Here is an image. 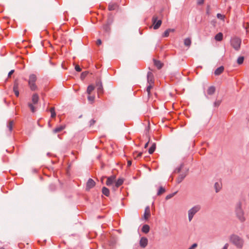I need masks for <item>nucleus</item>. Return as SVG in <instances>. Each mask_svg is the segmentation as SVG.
<instances>
[{
    "mask_svg": "<svg viewBox=\"0 0 249 249\" xmlns=\"http://www.w3.org/2000/svg\"><path fill=\"white\" fill-rule=\"evenodd\" d=\"M118 7V5L117 3H109L108 9L109 11H113L116 9Z\"/></svg>",
    "mask_w": 249,
    "mask_h": 249,
    "instance_id": "a211bd4d",
    "label": "nucleus"
},
{
    "mask_svg": "<svg viewBox=\"0 0 249 249\" xmlns=\"http://www.w3.org/2000/svg\"><path fill=\"white\" fill-rule=\"evenodd\" d=\"M215 91V87L212 86L209 87L207 90V93L209 95H213Z\"/></svg>",
    "mask_w": 249,
    "mask_h": 249,
    "instance_id": "6ab92c4d",
    "label": "nucleus"
},
{
    "mask_svg": "<svg viewBox=\"0 0 249 249\" xmlns=\"http://www.w3.org/2000/svg\"><path fill=\"white\" fill-rule=\"evenodd\" d=\"M135 154H137V156L135 157V159L136 158H138L139 157H141L142 154V152H139L138 153H137V152H135ZM135 154V153L134 154Z\"/></svg>",
    "mask_w": 249,
    "mask_h": 249,
    "instance_id": "37998d69",
    "label": "nucleus"
},
{
    "mask_svg": "<svg viewBox=\"0 0 249 249\" xmlns=\"http://www.w3.org/2000/svg\"><path fill=\"white\" fill-rule=\"evenodd\" d=\"M168 30L169 31V33H171V32H175V29H168Z\"/></svg>",
    "mask_w": 249,
    "mask_h": 249,
    "instance_id": "864d4df0",
    "label": "nucleus"
},
{
    "mask_svg": "<svg viewBox=\"0 0 249 249\" xmlns=\"http://www.w3.org/2000/svg\"><path fill=\"white\" fill-rule=\"evenodd\" d=\"M13 124V121H10L7 124V127L10 132L12 131Z\"/></svg>",
    "mask_w": 249,
    "mask_h": 249,
    "instance_id": "7c9ffc66",
    "label": "nucleus"
},
{
    "mask_svg": "<svg viewBox=\"0 0 249 249\" xmlns=\"http://www.w3.org/2000/svg\"><path fill=\"white\" fill-rule=\"evenodd\" d=\"M148 244V240L146 237H142L141 238L140 241V245L142 248H144Z\"/></svg>",
    "mask_w": 249,
    "mask_h": 249,
    "instance_id": "f8f14e48",
    "label": "nucleus"
},
{
    "mask_svg": "<svg viewBox=\"0 0 249 249\" xmlns=\"http://www.w3.org/2000/svg\"><path fill=\"white\" fill-rule=\"evenodd\" d=\"M236 213L238 218H241L243 215V212L241 209V205L239 204L236 209Z\"/></svg>",
    "mask_w": 249,
    "mask_h": 249,
    "instance_id": "ddd939ff",
    "label": "nucleus"
},
{
    "mask_svg": "<svg viewBox=\"0 0 249 249\" xmlns=\"http://www.w3.org/2000/svg\"><path fill=\"white\" fill-rule=\"evenodd\" d=\"M75 70L76 71H78V72H80L81 71V69L80 68L79 66L78 65H75Z\"/></svg>",
    "mask_w": 249,
    "mask_h": 249,
    "instance_id": "79ce46f5",
    "label": "nucleus"
},
{
    "mask_svg": "<svg viewBox=\"0 0 249 249\" xmlns=\"http://www.w3.org/2000/svg\"><path fill=\"white\" fill-rule=\"evenodd\" d=\"M36 80L37 77L35 74H32L29 75L28 83L30 89L32 91H35L38 89V87L36 83Z\"/></svg>",
    "mask_w": 249,
    "mask_h": 249,
    "instance_id": "f03ea898",
    "label": "nucleus"
},
{
    "mask_svg": "<svg viewBox=\"0 0 249 249\" xmlns=\"http://www.w3.org/2000/svg\"><path fill=\"white\" fill-rule=\"evenodd\" d=\"M223 34L220 32L215 35L214 38L216 41H221L223 39Z\"/></svg>",
    "mask_w": 249,
    "mask_h": 249,
    "instance_id": "4be33fe9",
    "label": "nucleus"
},
{
    "mask_svg": "<svg viewBox=\"0 0 249 249\" xmlns=\"http://www.w3.org/2000/svg\"><path fill=\"white\" fill-rule=\"evenodd\" d=\"M115 176H112L109 177H108L107 178V180L106 181V184L107 186H110L114 182L115 180Z\"/></svg>",
    "mask_w": 249,
    "mask_h": 249,
    "instance_id": "4468645a",
    "label": "nucleus"
},
{
    "mask_svg": "<svg viewBox=\"0 0 249 249\" xmlns=\"http://www.w3.org/2000/svg\"><path fill=\"white\" fill-rule=\"evenodd\" d=\"M98 218H103V217L101 216H98Z\"/></svg>",
    "mask_w": 249,
    "mask_h": 249,
    "instance_id": "4d7b16f0",
    "label": "nucleus"
},
{
    "mask_svg": "<svg viewBox=\"0 0 249 249\" xmlns=\"http://www.w3.org/2000/svg\"><path fill=\"white\" fill-rule=\"evenodd\" d=\"M50 111L51 113V117L52 118H54L56 116V113H55V109H54V107H52L50 108Z\"/></svg>",
    "mask_w": 249,
    "mask_h": 249,
    "instance_id": "f704fd0d",
    "label": "nucleus"
},
{
    "mask_svg": "<svg viewBox=\"0 0 249 249\" xmlns=\"http://www.w3.org/2000/svg\"><path fill=\"white\" fill-rule=\"evenodd\" d=\"M38 95L37 93L33 94L32 97V101L33 103H29L28 104V106L32 112H35L36 111V108L34 106L33 104H36L38 103Z\"/></svg>",
    "mask_w": 249,
    "mask_h": 249,
    "instance_id": "7ed1b4c3",
    "label": "nucleus"
},
{
    "mask_svg": "<svg viewBox=\"0 0 249 249\" xmlns=\"http://www.w3.org/2000/svg\"><path fill=\"white\" fill-rule=\"evenodd\" d=\"M96 86L97 87L98 94L99 95L103 94L104 93V89L101 80H97L96 82Z\"/></svg>",
    "mask_w": 249,
    "mask_h": 249,
    "instance_id": "6e6552de",
    "label": "nucleus"
},
{
    "mask_svg": "<svg viewBox=\"0 0 249 249\" xmlns=\"http://www.w3.org/2000/svg\"><path fill=\"white\" fill-rule=\"evenodd\" d=\"M88 73V71H87L83 72L81 74V78L82 79L85 78L87 76Z\"/></svg>",
    "mask_w": 249,
    "mask_h": 249,
    "instance_id": "ea45409f",
    "label": "nucleus"
},
{
    "mask_svg": "<svg viewBox=\"0 0 249 249\" xmlns=\"http://www.w3.org/2000/svg\"><path fill=\"white\" fill-rule=\"evenodd\" d=\"M230 240L236 248L242 249L244 244L243 239L236 234H232L231 235Z\"/></svg>",
    "mask_w": 249,
    "mask_h": 249,
    "instance_id": "f257e3e1",
    "label": "nucleus"
},
{
    "mask_svg": "<svg viewBox=\"0 0 249 249\" xmlns=\"http://www.w3.org/2000/svg\"><path fill=\"white\" fill-rule=\"evenodd\" d=\"M200 206L196 205L191 208L188 212V218H193L194 215L199 211Z\"/></svg>",
    "mask_w": 249,
    "mask_h": 249,
    "instance_id": "423d86ee",
    "label": "nucleus"
},
{
    "mask_svg": "<svg viewBox=\"0 0 249 249\" xmlns=\"http://www.w3.org/2000/svg\"><path fill=\"white\" fill-rule=\"evenodd\" d=\"M113 18L110 15L108 17L107 20L106 24L111 25L112 24V23H113Z\"/></svg>",
    "mask_w": 249,
    "mask_h": 249,
    "instance_id": "2f4dec72",
    "label": "nucleus"
},
{
    "mask_svg": "<svg viewBox=\"0 0 249 249\" xmlns=\"http://www.w3.org/2000/svg\"><path fill=\"white\" fill-rule=\"evenodd\" d=\"M221 104V101L219 100L216 101L214 103V105L215 107H218Z\"/></svg>",
    "mask_w": 249,
    "mask_h": 249,
    "instance_id": "a18cd8bd",
    "label": "nucleus"
},
{
    "mask_svg": "<svg viewBox=\"0 0 249 249\" xmlns=\"http://www.w3.org/2000/svg\"><path fill=\"white\" fill-rule=\"evenodd\" d=\"M191 39L190 37L186 38L184 40V45L188 47H189L191 46Z\"/></svg>",
    "mask_w": 249,
    "mask_h": 249,
    "instance_id": "5701e85b",
    "label": "nucleus"
},
{
    "mask_svg": "<svg viewBox=\"0 0 249 249\" xmlns=\"http://www.w3.org/2000/svg\"><path fill=\"white\" fill-rule=\"evenodd\" d=\"M153 85H149H149L147 87L146 91L147 92V95H148L147 100L150 97V95H151L150 90H151V89L153 88Z\"/></svg>",
    "mask_w": 249,
    "mask_h": 249,
    "instance_id": "c85d7f7f",
    "label": "nucleus"
},
{
    "mask_svg": "<svg viewBox=\"0 0 249 249\" xmlns=\"http://www.w3.org/2000/svg\"><path fill=\"white\" fill-rule=\"evenodd\" d=\"M216 17L218 18L223 20L224 19L225 16L220 13H218L216 15Z\"/></svg>",
    "mask_w": 249,
    "mask_h": 249,
    "instance_id": "a19ab883",
    "label": "nucleus"
},
{
    "mask_svg": "<svg viewBox=\"0 0 249 249\" xmlns=\"http://www.w3.org/2000/svg\"><path fill=\"white\" fill-rule=\"evenodd\" d=\"M150 228L147 225H144L142 226V231L143 232L147 233L149 231Z\"/></svg>",
    "mask_w": 249,
    "mask_h": 249,
    "instance_id": "cd10ccee",
    "label": "nucleus"
},
{
    "mask_svg": "<svg viewBox=\"0 0 249 249\" xmlns=\"http://www.w3.org/2000/svg\"><path fill=\"white\" fill-rule=\"evenodd\" d=\"M88 99L89 101L91 103H93L94 99H95V96H90L89 95V96L88 97Z\"/></svg>",
    "mask_w": 249,
    "mask_h": 249,
    "instance_id": "4c0bfd02",
    "label": "nucleus"
},
{
    "mask_svg": "<svg viewBox=\"0 0 249 249\" xmlns=\"http://www.w3.org/2000/svg\"><path fill=\"white\" fill-rule=\"evenodd\" d=\"M102 193L107 196H108L110 194L109 190L106 187H103L102 190Z\"/></svg>",
    "mask_w": 249,
    "mask_h": 249,
    "instance_id": "412c9836",
    "label": "nucleus"
},
{
    "mask_svg": "<svg viewBox=\"0 0 249 249\" xmlns=\"http://www.w3.org/2000/svg\"><path fill=\"white\" fill-rule=\"evenodd\" d=\"M188 168H186L185 170H184V172L179 174L177 180V183L178 184L181 182L182 180L184 179V178L188 174Z\"/></svg>",
    "mask_w": 249,
    "mask_h": 249,
    "instance_id": "0eeeda50",
    "label": "nucleus"
},
{
    "mask_svg": "<svg viewBox=\"0 0 249 249\" xmlns=\"http://www.w3.org/2000/svg\"><path fill=\"white\" fill-rule=\"evenodd\" d=\"M132 164V162H131V160H128L127 161V166H130Z\"/></svg>",
    "mask_w": 249,
    "mask_h": 249,
    "instance_id": "5fc2aeb1",
    "label": "nucleus"
},
{
    "mask_svg": "<svg viewBox=\"0 0 249 249\" xmlns=\"http://www.w3.org/2000/svg\"><path fill=\"white\" fill-rule=\"evenodd\" d=\"M151 216V212L150 207L149 206H147L144 211V213H143L142 218H148Z\"/></svg>",
    "mask_w": 249,
    "mask_h": 249,
    "instance_id": "2eb2a0df",
    "label": "nucleus"
},
{
    "mask_svg": "<svg viewBox=\"0 0 249 249\" xmlns=\"http://www.w3.org/2000/svg\"><path fill=\"white\" fill-rule=\"evenodd\" d=\"M124 179L123 178H119L115 183V187L118 188L119 186L123 184Z\"/></svg>",
    "mask_w": 249,
    "mask_h": 249,
    "instance_id": "bb28decb",
    "label": "nucleus"
},
{
    "mask_svg": "<svg viewBox=\"0 0 249 249\" xmlns=\"http://www.w3.org/2000/svg\"><path fill=\"white\" fill-rule=\"evenodd\" d=\"M15 71L14 70H11L8 73V76L10 77L11 75Z\"/></svg>",
    "mask_w": 249,
    "mask_h": 249,
    "instance_id": "de8ad7c7",
    "label": "nucleus"
},
{
    "mask_svg": "<svg viewBox=\"0 0 249 249\" xmlns=\"http://www.w3.org/2000/svg\"><path fill=\"white\" fill-rule=\"evenodd\" d=\"M169 34H170V33H169V31L168 30V29H167L166 30H165L164 31V32L162 34V37H168L169 35Z\"/></svg>",
    "mask_w": 249,
    "mask_h": 249,
    "instance_id": "58836bf2",
    "label": "nucleus"
},
{
    "mask_svg": "<svg viewBox=\"0 0 249 249\" xmlns=\"http://www.w3.org/2000/svg\"><path fill=\"white\" fill-rule=\"evenodd\" d=\"M95 87L93 85H89L88 87L87 92L89 95H90L92 91L94 89Z\"/></svg>",
    "mask_w": 249,
    "mask_h": 249,
    "instance_id": "c756f323",
    "label": "nucleus"
},
{
    "mask_svg": "<svg viewBox=\"0 0 249 249\" xmlns=\"http://www.w3.org/2000/svg\"><path fill=\"white\" fill-rule=\"evenodd\" d=\"M13 91L17 97L19 96V91H18V83L17 80H16L14 82V87H13Z\"/></svg>",
    "mask_w": 249,
    "mask_h": 249,
    "instance_id": "9b49d317",
    "label": "nucleus"
},
{
    "mask_svg": "<svg viewBox=\"0 0 249 249\" xmlns=\"http://www.w3.org/2000/svg\"><path fill=\"white\" fill-rule=\"evenodd\" d=\"M231 46L236 50H239L240 48L241 40L238 37H235L231 40Z\"/></svg>",
    "mask_w": 249,
    "mask_h": 249,
    "instance_id": "20e7f679",
    "label": "nucleus"
},
{
    "mask_svg": "<svg viewBox=\"0 0 249 249\" xmlns=\"http://www.w3.org/2000/svg\"><path fill=\"white\" fill-rule=\"evenodd\" d=\"M244 57L243 56H240L238 58L237 62L239 65H241L243 63Z\"/></svg>",
    "mask_w": 249,
    "mask_h": 249,
    "instance_id": "c9c22d12",
    "label": "nucleus"
},
{
    "mask_svg": "<svg viewBox=\"0 0 249 249\" xmlns=\"http://www.w3.org/2000/svg\"><path fill=\"white\" fill-rule=\"evenodd\" d=\"M103 29L105 32L109 33L111 30L110 25L106 24L103 26Z\"/></svg>",
    "mask_w": 249,
    "mask_h": 249,
    "instance_id": "b1692460",
    "label": "nucleus"
},
{
    "mask_svg": "<svg viewBox=\"0 0 249 249\" xmlns=\"http://www.w3.org/2000/svg\"><path fill=\"white\" fill-rule=\"evenodd\" d=\"M95 122H96V121L95 120H94V119L91 120L89 122V125L92 126V125H94V124L95 123Z\"/></svg>",
    "mask_w": 249,
    "mask_h": 249,
    "instance_id": "49530a36",
    "label": "nucleus"
},
{
    "mask_svg": "<svg viewBox=\"0 0 249 249\" xmlns=\"http://www.w3.org/2000/svg\"><path fill=\"white\" fill-rule=\"evenodd\" d=\"M177 193V192H175L172 194H170L166 196L165 199L166 200L169 199L171 198L172 197H173Z\"/></svg>",
    "mask_w": 249,
    "mask_h": 249,
    "instance_id": "e433bc0d",
    "label": "nucleus"
},
{
    "mask_svg": "<svg viewBox=\"0 0 249 249\" xmlns=\"http://www.w3.org/2000/svg\"><path fill=\"white\" fill-rule=\"evenodd\" d=\"M203 2H204V0H198V1H197V3L198 4H203Z\"/></svg>",
    "mask_w": 249,
    "mask_h": 249,
    "instance_id": "3c124183",
    "label": "nucleus"
},
{
    "mask_svg": "<svg viewBox=\"0 0 249 249\" xmlns=\"http://www.w3.org/2000/svg\"><path fill=\"white\" fill-rule=\"evenodd\" d=\"M165 192V188H164L163 187H162V186H160V188H159V189L157 192V195L158 196H160L161 195V194H162L163 193H164V192Z\"/></svg>",
    "mask_w": 249,
    "mask_h": 249,
    "instance_id": "72a5a7b5",
    "label": "nucleus"
},
{
    "mask_svg": "<svg viewBox=\"0 0 249 249\" xmlns=\"http://www.w3.org/2000/svg\"><path fill=\"white\" fill-rule=\"evenodd\" d=\"M149 141H150V138H149V141H148V142H147L145 144V145H144V148H146L147 147V146H148V143H149Z\"/></svg>",
    "mask_w": 249,
    "mask_h": 249,
    "instance_id": "603ef678",
    "label": "nucleus"
},
{
    "mask_svg": "<svg viewBox=\"0 0 249 249\" xmlns=\"http://www.w3.org/2000/svg\"><path fill=\"white\" fill-rule=\"evenodd\" d=\"M65 126L61 125L59 127H56L53 130V132L54 133H56L59 132L63 130L65 128Z\"/></svg>",
    "mask_w": 249,
    "mask_h": 249,
    "instance_id": "a878e982",
    "label": "nucleus"
},
{
    "mask_svg": "<svg viewBox=\"0 0 249 249\" xmlns=\"http://www.w3.org/2000/svg\"><path fill=\"white\" fill-rule=\"evenodd\" d=\"M156 143H153L152 144V145L151 146V147L149 148V149H148V153L150 154H153L156 149Z\"/></svg>",
    "mask_w": 249,
    "mask_h": 249,
    "instance_id": "393cba45",
    "label": "nucleus"
},
{
    "mask_svg": "<svg viewBox=\"0 0 249 249\" xmlns=\"http://www.w3.org/2000/svg\"><path fill=\"white\" fill-rule=\"evenodd\" d=\"M222 188V183L221 182H215L214 184V188L215 190L216 193H218Z\"/></svg>",
    "mask_w": 249,
    "mask_h": 249,
    "instance_id": "aec40b11",
    "label": "nucleus"
},
{
    "mask_svg": "<svg viewBox=\"0 0 249 249\" xmlns=\"http://www.w3.org/2000/svg\"><path fill=\"white\" fill-rule=\"evenodd\" d=\"M224 68L223 66H220L219 68H217L214 71L215 75H220L221 73H222L223 72V71H224Z\"/></svg>",
    "mask_w": 249,
    "mask_h": 249,
    "instance_id": "f3484780",
    "label": "nucleus"
},
{
    "mask_svg": "<svg viewBox=\"0 0 249 249\" xmlns=\"http://www.w3.org/2000/svg\"><path fill=\"white\" fill-rule=\"evenodd\" d=\"M154 65L158 69H160L163 66V63H162L160 60H157L155 59H153Z\"/></svg>",
    "mask_w": 249,
    "mask_h": 249,
    "instance_id": "dca6fc26",
    "label": "nucleus"
},
{
    "mask_svg": "<svg viewBox=\"0 0 249 249\" xmlns=\"http://www.w3.org/2000/svg\"><path fill=\"white\" fill-rule=\"evenodd\" d=\"M206 13H207V15H210V7L209 6L207 7Z\"/></svg>",
    "mask_w": 249,
    "mask_h": 249,
    "instance_id": "8fccbe9b",
    "label": "nucleus"
},
{
    "mask_svg": "<svg viewBox=\"0 0 249 249\" xmlns=\"http://www.w3.org/2000/svg\"><path fill=\"white\" fill-rule=\"evenodd\" d=\"M183 167H184V164L183 163L179 165V166H178V167L176 168L174 172L175 173H180L181 172V170L183 168Z\"/></svg>",
    "mask_w": 249,
    "mask_h": 249,
    "instance_id": "473e14b6",
    "label": "nucleus"
},
{
    "mask_svg": "<svg viewBox=\"0 0 249 249\" xmlns=\"http://www.w3.org/2000/svg\"><path fill=\"white\" fill-rule=\"evenodd\" d=\"M102 44V41L100 39H97V41H96V44L97 45H100Z\"/></svg>",
    "mask_w": 249,
    "mask_h": 249,
    "instance_id": "09e8293b",
    "label": "nucleus"
},
{
    "mask_svg": "<svg viewBox=\"0 0 249 249\" xmlns=\"http://www.w3.org/2000/svg\"><path fill=\"white\" fill-rule=\"evenodd\" d=\"M95 185V181L91 178H89L86 184V190H89Z\"/></svg>",
    "mask_w": 249,
    "mask_h": 249,
    "instance_id": "9d476101",
    "label": "nucleus"
},
{
    "mask_svg": "<svg viewBox=\"0 0 249 249\" xmlns=\"http://www.w3.org/2000/svg\"><path fill=\"white\" fill-rule=\"evenodd\" d=\"M191 219H192L191 218H190L189 219V221H191Z\"/></svg>",
    "mask_w": 249,
    "mask_h": 249,
    "instance_id": "13d9d810",
    "label": "nucleus"
},
{
    "mask_svg": "<svg viewBox=\"0 0 249 249\" xmlns=\"http://www.w3.org/2000/svg\"><path fill=\"white\" fill-rule=\"evenodd\" d=\"M197 246L196 243L193 244L188 249H195Z\"/></svg>",
    "mask_w": 249,
    "mask_h": 249,
    "instance_id": "c03bdc74",
    "label": "nucleus"
},
{
    "mask_svg": "<svg viewBox=\"0 0 249 249\" xmlns=\"http://www.w3.org/2000/svg\"><path fill=\"white\" fill-rule=\"evenodd\" d=\"M228 247V244H226L225 245V246H224L223 249H227Z\"/></svg>",
    "mask_w": 249,
    "mask_h": 249,
    "instance_id": "6e6d98bb",
    "label": "nucleus"
},
{
    "mask_svg": "<svg viewBox=\"0 0 249 249\" xmlns=\"http://www.w3.org/2000/svg\"><path fill=\"white\" fill-rule=\"evenodd\" d=\"M152 22L153 23V28L155 30L159 29L162 23L161 20H158V17L157 16H153L152 18Z\"/></svg>",
    "mask_w": 249,
    "mask_h": 249,
    "instance_id": "39448f33",
    "label": "nucleus"
},
{
    "mask_svg": "<svg viewBox=\"0 0 249 249\" xmlns=\"http://www.w3.org/2000/svg\"><path fill=\"white\" fill-rule=\"evenodd\" d=\"M147 83H148V84L154 85V76H153V73L151 72L148 71L147 72Z\"/></svg>",
    "mask_w": 249,
    "mask_h": 249,
    "instance_id": "1a4fd4ad",
    "label": "nucleus"
}]
</instances>
